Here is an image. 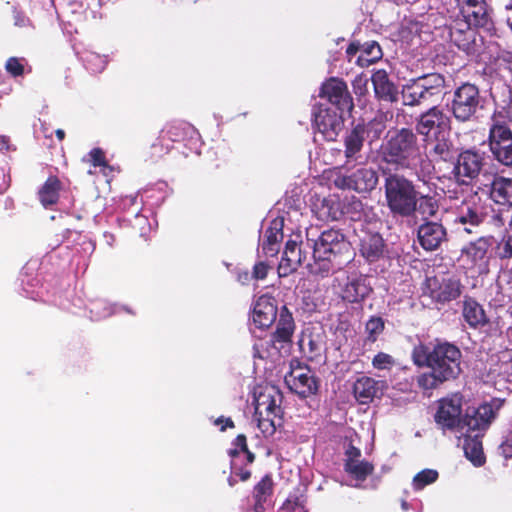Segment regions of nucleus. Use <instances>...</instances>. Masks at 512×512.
<instances>
[{
  "label": "nucleus",
  "mask_w": 512,
  "mask_h": 512,
  "mask_svg": "<svg viewBox=\"0 0 512 512\" xmlns=\"http://www.w3.org/2000/svg\"><path fill=\"white\" fill-rule=\"evenodd\" d=\"M367 80L363 79L362 77H357L353 81V87L355 90V93L363 94L362 89L366 90Z\"/></svg>",
  "instance_id": "bf43d9fd"
},
{
  "label": "nucleus",
  "mask_w": 512,
  "mask_h": 512,
  "mask_svg": "<svg viewBox=\"0 0 512 512\" xmlns=\"http://www.w3.org/2000/svg\"><path fill=\"white\" fill-rule=\"evenodd\" d=\"M371 289L366 285L365 279L360 277L349 280L342 290V298L349 303H359L365 299Z\"/></svg>",
  "instance_id": "f704fd0d"
},
{
  "label": "nucleus",
  "mask_w": 512,
  "mask_h": 512,
  "mask_svg": "<svg viewBox=\"0 0 512 512\" xmlns=\"http://www.w3.org/2000/svg\"><path fill=\"white\" fill-rule=\"evenodd\" d=\"M385 330V320L380 316H371L365 324V342L375 343Z\"/></svg>",
  "instance_id": "c03bdc74"
},
{
  "label": "nucleus",
  "mask_w": 512,
  "mask_h": 512,
  "mask_svg": "<svg viewBox=\"0 0 512 512\" xmlns=\"http://www.w3.org/2000/svg\"><path fill=\"white\" fill-rule=\"evenodd\" d=\"M417 239L424 250L434 251L447 240V231L441 223L426 220L418 227Z\"/></svg>",
  "instance_id": "412c9836"
},
{
  "label": "nucleus",
  "mask_w": 512,
  "mask_h": 512,
  "mask_svg": "<svg viewBox=\"0 0 512 512\" xmlns=\"http://www.w3.org/2000/svg\"><path fill=\"white\" fill-rule=\"evenodd\" d=\"M417 188L403 174L388 173L384 178L386 205L394 216L409 218L415 215Z\"/></svg>",
  "instance_id": "20e7f679"
},
{
  "label": "nucleus",
  "mask_w": 512,
  "mask_h": 512,
  "mask_svg": "<svg viewBox=\"0 0 512 512\" xmlns=\"http://www.w3.org/2000/svg\"><path fill=\"white\" fill-rule=\"evenodd\" d=\"M381 161L396 169H410L421 158L417 134L412 128L393 127L389 129L380 145Z\"/></svg>",
  "instance_id": "7ed1b4c3"
},
{
  "label": "nucleus",
  "mask_w": 512,
  "mask_h": 512,
  "mask_svg": "<svg viewBox=\"0 0 512 512\" xmlns=\"http://www.w3.org/2000/svg\"><path fill=\"white\" fill-rule=\"evenodd\" d=\"M284 380L289 389L303 399L314 396L319 391V379L308 366H302L298 361L296 366L291 362V369Z\"/></svg>",
  "instance_id": "9b49d317"
},
{
  "label": "nucleus",
  "mask_w": 512,
  "mask_h": 512,
  "mask_svg": "<svg viewBox=\"0 0 512 512\" xmlns=\"http://www.w3.org/2000/svg\"><path fill=\"white\" fill-rule=\"evenodd\" d=\"M411 360L419 368H429L415 378L417 387L428 396L443 384L457 380L463 371L462 352L448 341L437 340L431 347L419 342L412 348Z\"/></svg>",
  "instance_id": "f257e3e1"
},
{
  "label": "nucleus",
  "mask_w": 512,
  "mask_h": 512,
  "mask_svg": "<svg viewBox=\"0 0 512 512\" xmlns=\"http://www.w3.org/2000/svg\"><path fill=\"white\" fill-rule=\"evenodd\" d=\"M62 182L55 176H49L38 191L40 203L45 207L55 205L59 201Z\"/></svg>",
  "instance_id": "72a5a7b5"
},
{
  "label": "nucleus",
  "mask_w": 512,
  "mask_h": 512,
  "mask_svg": "<svg viewBox=\"0 0 512 512\" xmlns=\"http://www.w3.org/2000/svg\"><path fill=\"white\" fill-rule=\"evenodd\" d=\"M273 479L270 474H266L255 486L253 491V497L255 499L254 511L264 512V504L267 502L273 494Z\"/></svg>",
  "instance_id": "e433bc0d"
},
{
  "label": "nucleus",
  "mask_w": 512,
  "mask_h": 512,
  "mask_svg": "<svg viewBox=\"0 0 512 512\" xmlns=\"http://www.w3.org/2000/svg\"><path fill=\"white\" fill-rule=\"evenodd\" d=\"M0 141L3 143V145H7L9 139L6 136H1Z\"/></svg>",
  "instance_id": "338daca9"
},
{
  "label": "nucleus",
  "mask_w": 512,
  "mask_h": 512,
  "mask_svg": "<svg viewBox=\"0 0 512 512\" xmlns=\"http://www.w3.org/2000/svg\"><path fill=\"white\" fill-rule=\"evenodd\" d=\"M481 210V207L475 202L464 200L457 208L454 223L462 225L463 231L471 234L474 232L473 229L484 221V214Z\"/></svg>",
  "instance_id": "5701e85b"
},
{
  "label": "nucleus",
  "mask_w": 512,
  "mask_h": 512,
  "mask_svg": "<svg viewBox=\"0 0 512 512\" xmlns=\"http://www.w3.org/2000/svg\"><path fill=\"white\" fill-rule=\"evenodd\" d=\"M451 129V119L442 108L432 106L421 113L416 121V131L418 134L429 137L442 135Z\"/></svg>",
  "instance_id": "dca6fc26"
},
{
  "label": "nucleus",
  "mask_w": 512,
  "mask_h": 512,
  "mask_svg": "<svg viewBox=\"0 0 512 512\" xmlns=\"http://www.w3.org/2000/svg\"><path fill=\"white\" fill-rule=\"evenodd\" d=\"M193 127L184 121H174L166 125L162 130L167 138L173 142L183 141L192 131Z\"/></svg>",
  "instance_id": "37998d69"
},
{
  "label": "nucleus",
  "mask_w": 512,
  "mask_h": 512,
  "mask_svg": "<svg viewBox=\"0 0 512 512\" xmlns=\"http://www.w3.org/2000/svg\"><path fill=\"white\" fill-rule=\"evenodd\" d=\"M507 25H508V27H509L510 31L512 32V18H511V17H509V18L507 19Z\"/></svg>",
  "instance_id": "774afa93"
},
{
  "label": "nucleus",
  "mask_w": 512,
  "mask_h": 512,
  "mask_svg": "<svg viewBox=\"0 0 512 512\" xmlns=\"http://www.w3.org/2000/svg\"><path fill=\"white\" fill-rule=\"evenodd\" d=\"M395 364L394 357L385 352H378L372 359V366L377 370H390Z\"/></svg>",
  "instance_id": "09e8293b"
},
{
  "label": "nucleus",
  "mask_w": 512,
  "mask_h": 512,
  "mask_svg": "<svg viewBox=\"0 0 512 512\" xmlns=\"http://www.w3.org/2000/svg\"><path fill=\"white\" fill-rule=\"evenodd\" d=\"M362 212V202L352 200L347 205L339 199H324L318 208V216L323 221H338L343 215H349L351 220H359Z\"/></svg>",
  "instance_id": "a211bd4d"
},
{
  "label": "nucleus",
  "mask_w": 512,
  "mask_h": 512,
  "mask_svg": "<svg viewBox=\"0 0 512 512\" xmlns=\"http://www.w3.org/2000/svg\"><path fill=\"white\" fill-rule=\"evenodd\" d=\"M233 445L241 452L247 451L248 445L246 436L244 434L237 435L233 441Z\"/></svg>",
  "instance_id": "4d7b16f0"
},
{
  "label": "nucleus",
  "mask_w": 512,
  "mask_h": 512,
  "mask_svg": "<svg viewBox=\"0 0 512 512\" xmlns=\"http://www.w3.org/2000/svg\"><path fill=\"white\" fill-rule=\"evenodd\" d=\"M415 79L428 101L434 97H439L446 86L445 76L437 72L422 74L415 77Z\"/></svg>",
  "instance_id": "473e14b6"
},
{
  "label": "nucleus",
  "mask_w": 512,
  "mask_h": 512,
  "mask_svg": "<svg viewBox=\"0 0 512 512\" xmlns=\"http://www.w3.org/2000/svg\"><path fill=\"white\" fill-rule=\"evenodd\" d=\"M371 81L375 97L379 101L388 103L398 101V88L395 83L390 80L388 73L384 69L376 70L371 76Z\"/></svg>",
  "instance_id": "cd10ccee"
},
{
  "label": "nucleus",
  "mask_w": 512,
  "mask_h": 512,
  "mask_svg": "<svg viewBox=\"0 0 512 512\" xmlns=\"http://www.w3.org/2000/svg\"><path fill=\"white\" fill-rule=\"evenodd\" d=\"M462 316L472 329L482 328L490 322L483 306L475 298L468 295L464 296L462 302Z\"/></svg>",
  "instance_id": "c756f323"
},
{
  "label": "nucleus",
  "mask_w": 512,
  "mask_h": 512,
  "mask_svg": "<svg viewBox=\"0 0 512 512\" xmlns=\"http://www.w3.org/2000/svg\"><path fill=\"white\" fill-rule=\"evenodd\" d=\"M488 144L498 163L512 167V131L505 122L493 120L489 128Z\"/></svg>",
  "instance_id": "1a4fd4ad"
},
{
  "label": "nucleus",
  "mask_w": 512,
  "mask_h": 512,
  "mask_svg": "<svg viewBox=\"0 0 512 512\" xmlns=\"http://www.w3.org/2000/svg\"><path fill=\"white\" fill-rule=\"evenodd\" d=\"M296 329L292 313L286 305L282 306L275 331L267 340H259L253 345L254 357L260 359L277 358L288 354L292 348Z\"/></svg>",
  "instance_id": "39448f33"
},
{
  "label": "nucleus",
  "mask_w": 512,
  "mask_h": 512,
  "mask_svg": "<svg viewBox=\"0 0 512 512\" xmlns=\"http://www.w3.org/2000/svg\"><path fill=\"white\" fill-rule=\"evenodd\" d=\"M498 449L500 455L505 459L512 458V430H509L505 433Z\"/></svg>",
  "instance_id": "603ef678"
},
{
  "label": "nucleus",
  "mask_w": 512,
  "mask_h": 512,
  "mask_svg": "<svg viewBox=\"0 0 512 512\" xmlns=\"http://www.w3.org/2000/svg\"><path fill=\"white\" fill-rule=\"evenodd\" d=\"M386 126L382 119L374 117L369 121H359L348 130L343 137L344 156L346 163L358 162L362 159L361 152L365 140L370 144L379 140Z\"/></svg>",
  "instance_id": "0eeeda50"
},
{
  "label": "nucleus",
  "mask_w": 512,
  "mask_h": 512,
  "mask_svg": "<svg viewBox=\"0 0 512 512\" xmlns=\"http://www.w3.org/2000/svg\"><path fill=\"white\" fill-rule=\"evenodd\" d=\"M269 270L270 266L266 262H257L253 266L252 277L256 280H263L267 277Z\"/></svg>",
  "instance_id": "864d4df0"
},
{
  "label": "nucleus",
  "mask_w": 512,
  "mask_h": 512,
  "mask_svg": "<svg viewBox=\"0 0 512 512\" xmlns=\"http://www.w3.org/2000/svg\"><path fill=\"white\" fill-rule=\"evenodd\" d=\"M27 63L25 58L9 57L5 63V70L12 77H20L25 73L24 65Z\"/></svg>",
  "instance_id": "de8ad7c7"
},
{
  "label": "nucleus",
  "mask_w": 512,
  "mask_h": 512,
  "mask_svg": "<svg viewBox=\"0 0 512 512\" xmlns=\"http://www.w3.org/2000/svg\"><path fill=\"white\" fill-rule=\"evenodd\" d=\"M306 260V255L302 253L297 241L288 240L278 265V274L280 277H286L292 272L296 271Z\"/></svg>",
  "instance_id": "c85d7f7f"
},
{
  "label": "nucleus",
  "mask_w": 512,
  "mask_h": 512,
  "mask_svg": "<svg viewBox=\"0 0 512 512\" xmlns=\"http://www.w3.org/2000/svg\"><path fill=\"white\" fill-rule=\"evenodd\" d=\"M361 450L355 447L353 444H349L345 451V460L344 463L352 464L360 460Z\"/></svg>",
  "instance_id": "5fc2aeb1"
},
{
  "label": "nucleus",
  "mask_w": 512,
  "mask_h": 512,
  "mask_svg": "<svg viewBox=\"0 0 512 512\" xmlns=\"http://www.w3.org/2000/svg\"><path fill=\"white\" fill-rule=\"evenodd\" d=\"M240 452H241V451H240V450H238L237 448H233V449H230V450L228 451V454H229V456H231L232 458H234V457H237V456L239 455V453H240Z\"/></svg>",
  "instance_id": "69168bd1"
},
{
  "label": "nucleus",
  "mask_w": 512,
  "mask_h": 512,
  "mask_svg": "<svg viewBox=\"0 0 512 512\" xmlns=\"http://www.w3.org/2000/svg\"><path fill=\"white\" fill-rule=\"evenodd\" d=\"M489 180L490 182L483 184V187H480V189L487 192L496 204L511 207L512 178L490 174Z\"/></svg>",
  "instance_id": "4be33fe9"
},
{
  "label": "nucleus",
  "mask_w": 512,
  "mask_h": 512,
  "mask_svg": "<svg viewBox=\"0 0 512 512\" xmlns=\"http://www.w3.org/2000/svg\"><path fill=\"white\" fill-rule=\"evenodd\" d=\"M462 284L455 277L439 279L436 276L427 277L423 283V295L428 296L437 304L451 302L462 294Z\"/></svg>",
  "instance_id": "f8f14e48"
},
{
  "label": "nucleus",
  "mask_w": 512,
  "mask_h": 512,
  "mask_svg": "<svg viewBox=\"0 0 512 512\" xmlns=\"http://www.w3.org/2000/svg\"><path fill=\"white\" fill-rule=\"evenodd\" d=\"M431 154L436 161L448 162L454 158V145L444 134L435 136Z\"/></svg>",
  "instance_id": "ea45409f"
},
{
  "label": "nucleus",
  "mask_w": 512,
  "mask_h": 512,
  "mask_svg": "<svg viewBox=\"0 0 512 512\" xmlns=\"http://www.w3.org/2000/svg\"><path fill=\"white\" fill-rule=\"evenodd\" d=\"M358 52L361 53V44L358 41L351 42L346 49L348 61H351Z\"/></svg>",
  "instance_id": "13d9d810"
},
{
  "label": "nucleus",
  "mask_w": 512,
  "mask_h": 512,
  "mask_svg": "<svg viewBox=\"0 0 512 512\" xmlns=\"http://www.w3.org/2000/svg\"><path fill=\"white\" fill-rule=\"evenodd\" d=\"M313 228L306 231V244L312 249V272L327 276L342 269L352 260V247L340 230L328 229L316 235Z\"/></svg>",
  "instance_id": "f03ea898"
},
{
  "label": "nucleus",
  "mask_w": 512,
  "mask_h": 512,
  "mask_svg": "<svg viewBox=\"0 0 512 512\" xmlns=\"http://www.w3.org/2000/svg\"><path fill=\"white\" fill-rule=\"evenodd\" d=\"M485 165V152L476 148L465 149L457 156L454 167L455 175L473 180L480 175Z\"/></svg>",
  "instance_id": "6ab92c4d"
},
{
  "label": "nucleus",
  "mask_w": 512,
  "mask_h": 512,
  "mask_svg": "<svg viewBox=\"0 0 512 512\" xmlns=\"http://www.w3.org/2000/svg\"><path fill=\"white\" fill-rule=\"evenodd\" d=\"M494 244L493 236H481L467 243L461 249V256L470 263L471 268H476L480 273L487 271L493 257Z\"/></svg>",
  "instance_id": "ddd939ff"
},
{
  "label": "nucleus",
  "mask_w": 512,
  "mask_h": 512,
  "mask_svg": "<svg viewBox=\"0 0 512 512\" xmlns=\"http://www.w3.org/2000/svg\"><path fill=\"white\" fill-rule=\"evenodd\" d=\"M319 96L326 98L340 112H351L354 108L353 98L347 83L338 77H330L322 83Z\"/></svg>",
  "instance_id": "f3484780"
},
{
  "label": "nucleus",
  "mask_w": 512,
  "mask_h": 512,
  "mask_svg": "<svg viewBox=\"0 0 512 512\" xmlns=\"http://www.w3.org/2000/svg\"><path fill=\"white\" fill-rule=\"evenodd\" d=\"M344 471L357 481H365L374 472V465L367 460H359L352 464L344 463Z\"/></svg>",
  "instance_id": "79ce46f5"
},
{
  "label": "nucleus",
  "mask_w": 512,
  "mask_h": 512,
  "mask_svg": "<svg viewBox=\"0 0 512 512\" xmlns=\"http://www.w3.org/2000/svg\"><path fill=\"white\" fill-rule=\"evenodd\" d=\"M284 220L282 218L273 219L265 231V239L262 244L263 252L266 256L274 257L278 254L280 242L283 240Z\"/></svg>",
  "instance_id": "7c9ffc66"
},
{
  "label": "nucleus",
  "mask_w": 512,
  "mask_h": 512,
  "mask_svg": "<svg viewBox=\"0 0 512 512\" xmlns=\"http://www.w3.org/2000/svg\"><path fill=\"white\" fill-rule=\"evenodd\" d=\"M486 4L485 0H465V6L463 8H470L476 6V5H483Z\"/></svg>",
  "instance_id": "680f3d73"
},
{
  "label": "nucleus",
  "mask_w": 512,
  "mask_h": 512,
  "mask_svg": "<svg viewBox=\"0 0 512 512\" xmlns=\"http://www.w3.org/2000/svg\"><path fill=\"white\" fill-rule=\"evenodd\" d=\"M480 103L479 88L475 84L465 82L454 90L450 111L458 122H469L475 117Z\"/></svg>",
  "instance_id": "6e6552de"
},
{
  "label": "nucleus",
  "mask_w": 512,
  "mask_h": 512,
  "mask_svg": "<svg viewBox=\"0 0 512 512\" xmlns=\"http://www.w3.org/2000/svg\"><path fill=\"white\" fill-rule=\"evenodd\" d=\"M234 475L239 477V479L241 481H247L251 477V471L249 469L242 468V467L235 468Z\"/></svg>",
  "instance_id": "052dcab7"
},
{
  "label": "nucleus",
  "mask_w": 512,
  "mask_h": 512,
  "mask_svg": "<svg viewBox=\"0 0 512 512\" xmlns=\"http://www.w3.org/2000/svg\"><path fill=\"white\" fill-rule=\"evenodd\" d=\"M246 454V459L248 463H253L255 460V454L247 448V451H243Z\"/></svg>",
  "instance_id": "e2e57ef3"
},
{
  "label": "nucleus",
  "mask_w": 512,
  "mask_h": 512,
  "mask_svg": "<svg viewBox=\"0 0 512 512\" xmlns=\"http://www.w3.org/2000/svg\"><path fill=\"white\" fill-rule=\"evenodd\" d=\"M87 157V161L94 167H101L105 175H107L106 170H109V172H113V167L108 164L105 152L102 148L95 147L91 149Z\"/></svg>",
  "instance_id": "49530a36"
},
{
  "label": "nucleus",
  "mask_w": 512,
  "mask_h": 512,
  "mask_svg": "<svg viewBox=\"0 0 512 512\" xmlns=\"http://www.w3.org/2000/svg\"><path fill=\"white\" fill-rule=\"evenodd\" d=\"M464 396L461 392H454L437 401V410L434 421L443 430L454 431L463 422L462 407Z\"/></svg>",
  "instance_id": "9d476101"
},
{
  "label": "nucleus",
  "mask_w": 512,
  "mask_h": 512,
  "mask_svg": "<svg viewBox=\"0 0 512 512\" xmlns=\"http://www.w3.org/2000/svg\"><path fill=\"white\" fill-rule=\"evenodd\" d=\"M215 424L220 426V431L224 432L227 428H234L235 424L234 421L227 417L220 416L215 420Z\"/></svg>",
  "instance_id": "6e6d98bb"
},
{
  "label": "nucleus",
  "mask_w": 512,
  "mask_h": 512,
  "mask_svg": "<svg viewBox=\"0 0 512 512\" xmlns=\"http://www.w3.org/2000/svg\"><path fill=\"white\" fill-rule=\"evenodd\" d=\"M383 56L382 49L377 41H369L361 44V53L356 60V64L362 68L379 61Z\"/></svg>",
  "instance_id": "58836bf2"
},
{
  "label": "nucleus",
  "mask_w": 512,
  "mask_h": 512,
  "mask_svg": "<svg viewBox=\"0 0 512 512\" xmlns=\"http://www.w3.org/2000/svg\"><path fill=\"white\" fill-rule=\"evenodd\" d=\"M278 512H308L304 506V500L297 495H290Z\"/></svg>",
  "instance_id": "8fccbe9b"
},
{
  "label": "nucleus",
  "mask_w": 512,
  "mask_h": 512,
  "mask_svg": "<svg viewBox=\"0 0 512 512\" xmlns=\"http://www.w3.org/2000/svg\"><path fill=\"white\" fill-rule=\"evenodd\" d=\"M462 13L465 21L462 23L467 24L469 27H487L490 23V16L487 10V5H476L470 8H462Z\"/></svg>",
  "instance_id": "4c0bfd02"
},
{
  "label": "nucleus",
  "mask_w": 512,
  "mask_h": 512,
  "mask_svg": "<svg viewBox=\"0 0 512 512\" xmlns=\"http://www.w3.org/2000/svg\"><path fill=\"white\" fill-rule=\"evenodd\" d=\"M378 172L372 167H361L352 174L336 180L340 188L352 189L358 193H368L374 190L378 184Z\"/></svg>",
  "instance_id": "aec40b11"
},
{
  "label": "nucleus",
  "mask_w": 512,
  "mask_h": 512,
  "mask_svg": "<svg viewBox=\"0 0 512 512\" xmlns=\"http://www.w3.org/2000/svg\"><path fill=\"white\" fill-rule=\"evenodd\" d=\"M402 103L404 106L416 107L428 102L415 78L409 79L401 89Z\"/></svg>",
  "instance_id": "c9c22d12"
},
{
  "label": "nucleus",
  "mask_w": 512,
  "mask_h": 512,
  "mask_svg": "<svg viewBox=\"0 0 512 512\" xmlns=\"http://www.w3.org/2000/svg\"><path fill=\"white\" fill-rule=\"evenodd\" d=\"M468 432L464 436L463 449L466 458L471 461L475 467H481L486 462V457L483 451L482 439L484 435L475 433L474 435Z\"/></svg>",
  "instance_id": "2f4dec72"
},
{
  "label": "nucleus",
  "mask_w": 512,
  "mask_h": 512,
  "mask_svg": "<svg viewBox=\"0 0 512 512\" xmlns=\"http://www.w3.org/2000/svg\"><path fill=\"white\" fill-rule=\"evenodd\" d=\"M439 473L435 469H423L418 472L412 481V486L415 491L424 489L427 485H430L437 481Z\"/></svg>",
  "instance_id": "a18cd8bd"
},
{
  "label": "nucleus",
  "mask_w": 512,
  "mask_h": 512,
  "mask_svg": "<svg viewBox=\"0 0 512 512\" xmlns=\"http://www.w3.org/2000/svg\"><path fill=\"white\" fill-rule=\"evenodd\" d=\"M84 59L88 65V68L93 72L101 71L106 64V60L103 57L93 52L87 53Z\"/></svg>",
  "instance_id": "3c124183"
},
{
  "label": "nucleus",
  "mask_w": 512,
  "mask_h": 512,
  "mask_svg": "<svg viewBox=\"0 0 512 512\" xmlns=\"http://www.w3.org/2000/svg\"><path fill=\"white\" fill-rule=\"evenodd\" d=\"M278 308L275 299L268 296H260L254 304L252 319L255 325L261 329L269 328L277 318Z\"/></svg>",
  "instance_id": "393cba45"
},
{
  "label": "nucleus",
  "mask_w": 512,
  "mask_h": 512,
  "mask_svg": "<svg viewBox=\"0 0 512 512\" xmlns=\"http://www.w3.org/2000/svg\"><path fill=\"white\" fill-rule=\"evenodd\" d=\"M313 126L325 141L334 142L344 128V118L336 110L321 105L314 113Z\"/></svg>",
  "instance_id": "2eb2a0df"
},
{
  "label": "nucleus",
  "mask_w": 512,
  "mask_h": 512,
  "mask_svg": "<svg viewBox=\"0 0 512 512\" xmlns=\"http://www.w3.org/2000/svg\"><path fill=\"white\" fill-rule=\"evenodd\" d=\"M385 384L369 376L358 378L353 384V394L360 404H368L383 395Z\"/></svg>",
  "instance_id": "a878e982"
},
{
  "label": "nucleus",
  "mask_w": 512,
  "mask_h": 512,
  "mask_svg": "<svg viewBox=\"0 0 512 512\" xmlns=\"http://www.w3.org/2000/svg\"><path fill=\"white\" fill-rule=\"evenodd\" d=\"M416 212H419L426 219L434 217L439 210V202L435 195L422 194L417 191L415 201Z\"/></svg>",
  "instance_id": "a19ab883"
},
{
  "label": "nucleus",
  "mask_w": 512,
  "mask_h": 512,
  "mask_svg": "<svg viewBox=\"0 0 512 512\" xmlns=\"http://www.w3.org/2000/svg\"><path fill=\"white\" fill-rule=\"evenodd\" d=\"M503 405V399L493 398L491 401L479 405L473 411V414L467 413L463 418V423L468 428V432L485 435L493 421L497 418Z\"/></svg>",
  "instance_id": "4468645a"
},
{
  "label": "nucleus",
  "mask_w": 512,
  "mask_h": 512,
  "mask_svg": "<svg viewBox=\"0 0 512 512\" xmlns=\"http://www.w3.org/2000/svg\"><path fill=\"white\" fill-rule=\"evenodd\" d=\"M359 252L369 263H375L384 258L386 244L381 234L378 232H365L360 237Z\"/></svg>",
  "instance_id": "b1692460"
},
{
  "label": "nucleus",
  "mask_w": 512,
  "mask_h": 512,
  "mask_svg": "<svg viewBox=\"0 0 512 512\" xmlns=\"http://www.w3.org/2000/svg\"><path fill=\"white\" fill-rule=\"evenodd\" d=\"M449 35L451 42L467 55L477 52L476 32L467 24L456 22L451 26Z\"/></svg>",
  "instance_id": "bb28decb"
},
{
  "label": "nucleus",
  "mask_w": 512,
  "mask_h": 512,
  "mask_svg": "<svg viewBox=\"0 0 512 512\" xmlns=\"http://www.w3.org/2000/svg\"><path fill=\"white\" fill-rule=\"evenodd\" d=\"M55 135H56V137L58 138L59 141H62L65 138V131L62 130V129H57L55 131Z\"/></svg>",
  "instance_id": "0e129e2a"
},
{
  "label": "nucleus",
  "mask_w": 512,
  "mask_h": 512,
  "mask_svg": "<svg viewBox=\"0 0 512 512\" xmlns=\"http://www.w3.org/2000/svg\"><path fill=\"white\" fill-rule=\"evenodd\" d=\"M283 394L275 386L265 387L255 397L257 427L264 437L273 436L283 424Z\"/></svg>",
  "instance_id": "423d86ee"
}]
</instances>
